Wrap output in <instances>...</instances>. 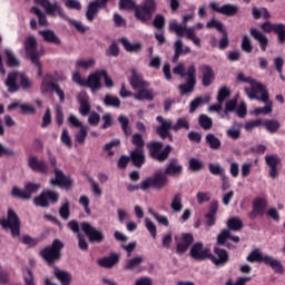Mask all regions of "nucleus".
<instances>
[{
  "instance_id": "obj_62",
  "label": "nucleus",
  "mask_w": 285,
  "mask_h": 285,
  "mask_svg": "<svg viewBox=\"0 0 285 285\" xmlns=\"http://www.w3.org/2000/svg\"><path fill=\"white\" fill-rule=\"evenodd\" d=\"M228 97H230V90L226 87H222L217 95L218 104H224V101H226V99H228Z\"/></svg>"
},
{
  "instance_id": "obj_33",
  "label": "nucleus",
  "mask_w": 285,
  "mask_h": 285,
  "mask_svg": "<svg viewBox=\"0 0 285 285\" xmlns=\"http://www.w3.org/2000/svg\"><path fill=\"white\" fill-rule=\"evenodd\" d=\"M137 90L138 92L134 96V99H137L138 101H144L145 99L147 101H153V99H155V94H153V89L145 87Z\"/></svg>"
},
{
  "instance_id": "obj_38",
  "label": "nucleus",
  "mask_w": 285,
  "mask_h": 285,
  "mask_svg": "<svg viewBox=\"0 0 285 285\" xmlns=\"http://www.w3.org/2000/svg\"><path fill=\"white\" fill-rule=\"evenodd\" d=\"M97 66V60L95 58L79 59L76 61V68L81 70H92Z\"/></svg>"
},
{
  "instance_id": "obj_13",
  "label": "nucleus",
  "mask_w": 285,
  "mask_h": 285,
  "mask_svg": "<svg viewBox=\"0 0 285 285\" xmlns=\"http://www.w3.org/2000/svg\"><path fill=\"white\" fill-rule=\"evenodd\" d=\"M36 206L41 208H48L49 204H57L59 202V194L53 190H45L38 197L33 199Z\"/></svg>"
},
{
  "instance_id": "obj_7",
  "label": "nucleus",
  "mask_w": 285,
  "mask_h": 285,
  "mask_svg": "<svg viewBox=\"0 0 285 285\" xmlns=\"http://www.w3.org/2000/svg\"><path fill=\"white\" fill-rule=\"evenodd\" d=\"M24 50L30 57L31 62L35 63L38 69V75L41 76V61H39V57L43 55V51H37V38L29 36L24 41Z\"/></svg>"
},
{
  "instance_id": "obj_17",
  "label": "nucleus",
  "mask_w": 285,
  "mask_h": 285,
  "mask_svg": "<svg viewBox=\"0 0 285 285\" xmlns=\"http://www.w3.org/2000/svg\"><path fill=\"white\" fill-rule=\"evenodd\" d=\"M265 164L269 168L271 179H277L279 177V164H282V159H279V156L277 155L265 156Z\"/></svg>"
},
{
  "instance_id": "obj_31",
  "label": "nucleus",
  "mask_w": 285,
  "mask_h": 285,
  "mask_svg": "<svg viewBox=\"0 0 285 285\" xmlns=\"http://www.w3.org/2000/svg\"><path fill=\"white\" fill-rule=\"evenodd\" d=\"M78 101L80 104L79 112L82 115V117H86L88 112H90V102L88 101V94L87 92H80L78 95Z\"/></svg>"
},
{
  "instance_id": "obj_54",
  "label": "nucleus",
  "mask_w": 285,
  "mask_h": 285,
  "mask_svg": "<svg viewBox=\"0 0 285 285\" xmlns=\"http://www.w3.org/2000/svg\"><path fill=\"white\" fill-rule=\"evenodd\" d=\"M198 121L204 130H210L213 128V119L207 115H200Z\"/></svg>"
},
{
  "instance_id": "obj_26",
  "label": "nucleus",
  "mask_w": 285,
  "mask_h": 285,
  "mask_svg": "<svg viewBox=\"0 0 285 285\" xmlns=\"http://www.w3.org/2000/svg\"><path fill=\"white\" fill-rule=\"evenodd\" d=\"M174 57L171 59L173 63H177L179 61V57L181 55H188L190 52V47H184V41L177 40L174 43Z\"/></svg>"
},
{
  "instance_id": "obj_37",
  "label": "nucleus",
  "mask_w": 285,
  "mask_h": 285,
  "mask_svg": "<svg viewBox=\"0 0 285 285\" xmlns=\"http://www.w3.org/2000/svg\"><path fill=\"white\" fill-rule=\"evenodd\" d=\"M53 275L61 282L62 285H70V282H72V276L67 271H61L58 267L53 268Z\"/></svg>"
},
{
  "instance_id": "obj_39",
  "label": "nucleus",
  "mask_w": 285,
  "mask_h": 285,
  "mask_svg": "<svg viewBox=\"0 0 285 285\" xmlns=\"http://www.w3.org/2000/svg\"><path fill=\"white\" fill-rule=\"evenodd\" d=\"M184 199V196H181V194H176L170 203V208L173 210V213H181V210H184V204L181 203Z\"/></svg>"
},
{
  "instance_id": "obj_32",
  "label": "nucleus",
  "mask_w": 285,
  "mask_h": 285,
  "mask_svg": "<svg viewBox=\"0 0 285 285\" xmlns=\"http://www.w3.org/2000/svg\"><path fill=\"white\" fill-rule=\"evenodd\" d=\"M266 199L258 198L254 200V207L253 212L249 214V217L255 218L256 215H264V212L266 210Z\"/></svg>"
},
{
  "instance_id": "obj_14",
  "label": "nucleus",
  "mask_w": 285,
  "mask_h": 285,
  "mask_svg": "<svg viewBox=\"0 0 285 285\" xmlns=\"http://www.w3.org/2000/svg\"><path fill=\"white\" fill-rule=\"evenodd\" d=\"M189 255L191 259L204 262V259H208L210 257V248L205 247L204 243H195L190 248Z\"/></svg>"
},
{
  "instance_id": "obj_42",
  "label": "nucleus",
  "mask_w": 285,
  "mask_h": 285,
  "mask_svg": "<svg viewBox=\"0 0 285 285\" xmlns=\"http://www.w3.org/2000/svg\"><path fill=\"white\" fill-rule=\"evenodd\" d=\"M226 239H232L235 244H239V236H232L228 229H224L217 237V242L220 245L226 244Z\"/></svg>"
},
{
  "instance_id": "obj_28",
  "label": "nucleus",
  "mask_w": 285,
  "mask_h": 285,
  "mask_svg": "<svg viewBox=\"0 0 285 285\" xmlns=\"http://www.w3.org/2000/svg\"><path fill=\"white\" fill-rule=\"evenodd\" d=\"M100 8H102V7L99 6V1L89 2L88 7H87V11H86L87 21L92 23L95 21V18L97 17V14H99Z\"/></svg>"
},
{
  "instance_id": "obj_57",
  "label": "nucleus",
  "mask_w": 285,
  "mask_h": 285,
  "mask_svg": "<svg viewBox=\"0 0 285 285\" xmlns=\"http://www.w3.org/2000/svg\"><path fill=\"white\" fill-rule=\"evenodd\" d=\"M148 213H150V215L154 217V219H156V222H158V224H161L163 226L169 225L168 217H166L161 214H157L155 210H153L150 208L148 209Z\"/></svg>"
},
{
  "instance_id": "obj_61",
  "label": "nucleus",
  "mask_w": 285,
  "mask_h": 285,
  "mask_svg": "<svg viewBox=\"0 0 285 285\" xmlns=\"http://www.w3.org/2000/svg\"><path fill=\"white\" fill-rule=\"evenodd\" d=\"M88 137V127H80L79 131L75 135V139L78 144H83Z\"/></svg>"
},
{
  "instance_id": "obj_23",
  "label": "nucleus",
  "mask_w": 285,
  "mask_h": 285,
  "mask_svg": "<svg viewBox=\"0 0 285 285\" xmlns=\"http://www.w3.org/2000/svg\"><path fill=\"white\" fill-rule=\"evenodd\" d=\"M129 83L134 90H139L141 88H148L150 83L146 80H144V76L141 73L137 72V70H131V77L129 79Z\"/></svg>"
},
{
  "instance_id": "obj_34",
  "label": "nucleus",
  "mask_w": 285,
  "mask_h": 285,
  "mask_svg": "<svg viewBox=\"0 0 285 285\" xmlns=\"http://www.w3.org/2000/svg\"><path fill=\"white\" fill-rule=\"evenodd\" d=\"M144 255H136L135 257L127 259L124 266L125 271H135L139 268V266L144 264Z\"/></svg>"
},
{
  "instance_id": "obj_8",
  "label": "nucleus",
  "mask_w": 285,
  "mask_h": 285,
  "mask_svg": "<svg viewBox=\"0 0 285 285\" xmlns=\"http://www.w3.org/2000/svg\"><path fill=\"white\" fill-rule=\"evenodd\" d=\"M168 186V176L164 173H156L153 177H149L140 183V190H148V188H166Z\"/></svg>"
},
{
  "instance_id": "obj_35",
  "label": "nucleus",
  "mask_w": 285,
  "mask_h": 285,
  "mask_svg": "<svg viewBox=\"0 0 285 285\" xmlns=\"http://www.w3.org/2000/svg\"><path fill=\"white\" fill-rule=\"evenodd\" d=\"M39 36L45 39L48 43H55V46H61V39L57 37L52 30L39 31Z\"/></svg>"
},
{
  "instance_id": "obj_5",
  "label": "nucleus",
  "mask_w": 285,
  "mask_h": 285,
  "mask_svg": "<svg viewBox=\"0 0 285 285\" xmlns=\"http://www.w3.org/2000/svg\"><path fill=\"white\" fill-rule=\"evenodd\" d=\"M0 226L2 228H10L12 237L21 236V220L12 209H8L7 218H0Z\"/></svg>"
},
{
  "instance_id": "obj_12",
  "label": "nucleus",
  "mask_w": 285,
  "mask_h": 285,
  "mask_svg": "<svg viewBox=\"0 0 285 285\" xmlns=\"http://www.w3.org/2000/svg\"><path fill=\"white\" fill-rule=\"evenodd\" d=\"M61 248H63V243H61L59 239H55L51 246L46 247L41 252V256L43 259H46V262H48V264H52V262H57V259H59L61 255L59 250Z\"/></svg>"
},
{
  "instance_id": "obj_6",
  "label": "nucleus",
  "mask_w": 285,
  "mask_h": 285,
  "mask_svg": "<svg viewBox=\"0 0 285 285\" xmlns=\"http://www.w3.org/2000/svg\"><path fill=\"white\" fill-rule=\"evenodd\" d=\"M245 92L248 99H256L257 101L268 102V89L262 82L254 80L250 88L245 87Z\"/></svg>"
},
{
  "instance_id": "obj_27",
  "label": "nucleus",
  "mask_w": 285,
  "mask_h": 285,
  "mask_svg": "<svg viewBox=\"0 0 285 285\" xmlns=\"http://www.w3.org/2000/svg\"><path fill=\"white\" fill-rule=\"evenodd\" d=\"M130 157L136 168H141V166L146 164V155L144 154V149L141 148H136L135 150H132Z\"/></svg>"
},
{
  "instance_id": "obj_18",
  "label": "nucleus",
  "mask_w": 285,
  "mask_h": 285,
  "mask_svg": "<svg viewBox=\"0 0 285 285\" xmlns=\"http://www.w3.org/2000/svg\"><path fill=\"white\" fill-rule=\"evenodd\" d=\"M35 3H39L43 7L47 14H50V17H56V14H59V17H65L63 9H61V6L59 3L50 2V0H33Z\"/></svg>"
},
{
  "instance_id": "obj_25",
  "label": "nucleus",
  "mask_w": 285,
  "mask_h": 285,
  "mask_svg": "<svg viewBox=\"0 0 285 285\" xmlns=\"http://www.w3.org/2000/svg\"><path fill=\"white\" fill-rule=\"evenodd\" d=\"M28 166L36 173H48V165L46 164V160L38 159L36 156L29 157Z\"/></svg>"
},
{
  "instance_id": "obj_10",
  "label": "nucleus",
  "mask_w": 285,
  "mask_h": 285,
  "mask_svg": "<svg viewBox=\"0 0 285 285\" xmlns=\"http://www.w3.org/2000/svg\"><path fill=\"white\" fill-rule=\"evenodd\" d=\"M155 10H157L155 0H145L142 7H136V18L139 19V21H142V23H146V21H150L153 18V12H155Z\"/></svg>"
},
{
  "instance_id": "obj_45",
  "label": "nucleus",
  "mask_w": 285,
  "mask_h": 285,
  "mask_svg": "<svg viewBox=\"0 0 285 285\" xmlns=\"http://www.w3.org/2000/svg\"><path fill=\"white\" fill-rule=\"evenodd\" d=\"M237 12H239V8L237 7V4L227 3L223 4L220 14H225L226 17H235Z\"/></svg>"
},
{
  "instance_id": "obj_1",
  "label": "nucleus",
  "mask_w": 285,
  "mask_h": 285,
  "mask_svg": "<svg viewBox=\"0 0 285 285\" xmlns=\"http://www.w3.org/2000/svg\"><path fill=\"white\" fill-rule=\"evenodd\" d=\"M173 72L183 79H187L186 83L179 85L180 95H190L195 90V83H197V67L195 63L191 62L186 70V63L179 62L174 67Z\"/></svg>"
},
{
  "instance_id": "obj_40",
  "label": "nucleus",
  "mask_w": 285,
  "mask_h": 285,
  "mask_svg": "<svg viewBox=\"0 0 285 285\" xmlns=\"http://www.w3.org/2000/svg\"><path fill=\"white\" fill-rule=\"evenodd\" d=\"M55 86H57V83L52 82V77L50 75H47L43 77L40 90L42 95H48L50 90L55 89Z\"/></svg>"
},
{
  "instance_id": "obj_47",
  "label": "nucleus",
  "mask_w": 285,
  "mask_h": 285,
  "mask_svg": "<svg viewBox=\"0 0 285 285\" xmlns=\"http://www.w3.org/2000/svg\"><path fill=\"white\" fill-rule=\"evenodd\" d=\"M30 12H32V14H36V17H38V22L39 26H48V19H46V13H43V11H41L39 8L37 7H32L30 9Z\"/></svg>"
},
{
  "instance_id": "obj_64",
  "label": "nucleus",
  "mask_w": 285,
  "mask_h": 285,
  "mask_svg": "<svg viewBox=\"0 0 285 285\" xmlns=\"http://www.w3.org/2000/svg\"><path fill=\"white\" fill-rule=\"evenodd\" d=\"M60 139L61 142L67 146V148H72V138L70 137L68 129L62 130Z\"/></svg>"
},
{
  "instance_id": "obj_52",
  "label": "nucleus",
  "mask_w": 285,
  "mask_h": 285,
  "mask_svg": "<svg viewBox=\"0 0 285 285\" xmlns=\"http://www.w3.org/2000/svg\"><path fill=\"white\" fill-rule=\"evenodd\" d=\"M105 106H112L114 108H119L121 106V100L117 96L106 95L104 99Z\"/></svg>"
},
{
  "instance_id": "obj_49",
  "label": "nucleus",
  "mask_w": 285,
  "mask_h": 285,
  "mask_svg": "<svg viewBox=\"0 0 285 285\" xmlns=\"http://www.w3.org/2000/svg\"><path fill=\"white\" fill-rule=\"evenodd\" d=\"M227 226L230 230H242L244 228V223L239 217H232L227 220Z\"/></svg>"
},
{
  "instance_id": "obj_46",
  "label": "nucleus",
  "mask_w": 285,
  "mask_h": 285,
  "mask_svg": "<svg viewBox=\"0 0 285 285\" xmlns=\"http://www.w3.org/2000/svg\"><path fill=\"white\" fill-rule=\"evenodd\" d=\"M205 139L212 150H219L222 148V141L215 135L208 134Z\"/></svg>"
},
{
  "instance_id": "obj_29",
  "label": "nucleus",
  "mask_w": 285,
  "mask_h": 285,
  "mask_svg": "<svg viewBox=\"0 0 285 285\" xmlns=\"http://www.w3.org/2000/svg\"><path fill=\"white\" fill-rule=\"evenodd\" d=\"M249 32L253 39H255V41H258V43L261 45L262 51L266 52V48H268V38L264 36L262 31L255 28H252Z\"/></svg>"
},
{
  "instance_id": "obj_3",
  "label": "nucleus",
  "mask_w": 285,
  "mask_h": 285,
  "mask_svg": "<svg viewBox=\"0 0 285 285\" xmlns=\"http://www.w3.org/2000/svg\"><path fill=\"white\" fill-rule=\"evenodd\" d=\"M4 86H7L8 92H17L19 88L30 90L32 88V80L22 72L13 71L8 73Z\"/></svg>"
},
{
  "instance_id": "obj_60",
  "label": "nucleus",
  "mask_w": 285,
  "mask_h": 285,
  "mask_svg": "<svg viewBox=\"0 0 285 285\" xmlns=\"http://www.w3.org/2000/svg\"><path fill=\"white\" fill-rule=\"evenodd\" d=\"M208 168H209V173H212V175H219V177H223L224 175H226L224 168L219 164L210 163L208 165Z\"/></svg>"
},
{
  "instance_id": "obj_44",
  "label": "nucleus",
  "mask_w": 285,
  "mask_h": 285,
  "mask_svg": "<svg viewBox=\"0 0 285 285\" xmlns=\"http://www.w3.org/2000/svg\"><path fill=\"white\" fill-rule=\"evenodd\" d=\"M173 130L174 132H178V130H190V121L186 117H180L174 124Z\"/></svg>"
},
{
  "instance_id": "obj_53",
  "label": "nucleus",
  "mask_w": 285,
  "mask_h": 285,
  "mask_svg": "<svg viewBox=\"0 0 285 285\" xmlns=\"http://www.w3.org/2000/svg\"><path fill=\"white\" fill-rule=\"evenodd\" d=\"M88 181L91 186V191L94 193L95 197H101V195H104V190H101L99 183H97V180H95L92 177H89Z\"/></svg>"
},
{
  "instance_id": "obj_55",
  "label": "nucleus",
  "mask_w": 285,
  "mask_h": 285,
  "mask_svg": "<svg viewBox=\"0 0 285 285\" xmlns=\"http://www.w3.org/2000/svg\"><path fill=\"white\" fill-rule=\"evenodd\" d=\"M119 124L121 125V128L125 132V135L128 137L130 135H132V130L130 129V127L128 126V124H130V121L128 120V117L126 116H119L118 118Z\"/></svg>"
},
{
  "instance_id": "obj_20",
  "label": "nucleus",
  "mask_w": 285,
  "mask_h": 285,
  "mask_svg": "<svg viewBox=\"0 0 285 285\" xmlns=\"http://www.w3.org/2000/svg\"><path fill=\"white\" fill-rule=\"evenodd\" d=\"M52 186H59L60 188H70L72 180L63 175V171L55 167V179L50 180Z\"/></svg>"
},
{
  "instance_id": "obj_43",
  "label": "nucleus",
  "mask_w": 285,
  "mask_h": 285,
  "mask_svg": "<svg viewBox=\"0 0 285 285\" xmlns=\"http://www.w3.org/2000/svg\"><path fill=\"white\" fill-rule=\"evenodd\" d=\"M4 55L7 56V65L10 68H17L20 66L19 58H17L12 49H6Z\"/></svg>"
},
{
  "instance_id": "obj_22",
  "label": "nucleus",
  "mask_w": 285,
  "mask_h": 285,
  "mask_svg": "<svg viewBox=\"0 0 285 285\" xmlns=\"http://www.w3.org/2000/svg\"><path fill=\"white\" fill-rule=\"evenodd\" d=\"M176 253H178V255H184L194 242L193 234H183L180 239L176 237Z\"/></svg>"
},
{
  "instance_id": "obj_15",
  "label": "nucleus",
  "mask_w": 285,
  "mask_h": 285,
  "mask_svg": "<svg viewBox=\"0 0 285 285\" xmlns=\"http://www.w3.org/2000/svg\"><path fill=\"white\" fill-rule=\"evenodd\" d=\"M81 230L87 235L89 242H97L100 244V242H104V232L98 230L94 226H91L90 223L83 222L80 224Z\"/></svg>"
},
{
  "instance_id": "obj_56",
  "label": "nucleus",
  "mask_w": 285,
  "mask_h": 285,
  "mask_svg": "<svg viewBox=\"0 0 285 285\" xmlns=\"http://www.w3.org/2000/svg\"><path fill=\"white\" fill-rule=\"evenodd\" d=\"M264 126L268 132H277L281 124L276 119L264 121Z\"/></svg>"
},
{
  "instance_id": "obj_11",
  "label": "nucleus",
  "mask_w": 285,
  "mask_h": 285,
  "mask_svg": "<svg viewBox=\"0 0 285 285\" xmlns=\"http://www.w3.org/2000/svg\"><path fill=\"white\" fill-rule=\"evenodd\" d=\"M147 148L149 149L150 157H153V159H156L157 161H166V159H168V155H170V151L173 150V147L170 145H167L164 148V144L161 142L148 144ZM161 148H164V150L159 153Z\"/></svg>"
},
{
  "instance_id": "obj_30",
  "label": "nucleus",
  "mask_w": 285,
  "mask_h": 285,
  "mask_svg": "<svg viewBox=\"0 0 285 285\" xmlns=\"http://www.w3.org/2000/svg\"><path fill=\"white\" fill-rule=\"evenodd\" d=\"M119 254H110L98 261L99 266L102 268H112L116 264H119Z\"/></svg>"
},
{
  "instance_id": "obj_41",
  "label": "nucleus",
  "mask_w": 285,
  "mask_h": 285,
  "mask_svg": "<svg viewBox=\"0 0 285 285\" xmlns=\"http://www.w3.org/2000/svg\"><path fill=\"white\" fill-rule=\"evenodd\" d=\"M120 41L127 52H139L142 48L141 42L131 43L128 38H121Z\"/></svg>"
},
{
  "instance_id": "obj_36",
  "label": "nucleus",
  "mask_w": 285,
  "mask_h": 285,
  "mask_svg": "<svg viewBox=\"0 0 285 285\" xmlns=\"http://www.w3.org/2000/svg\"><path fill=\"white\" fill-rule=\"evenodd\" d=\"M181 170L183 167L181 164H179V160L173 158L165 169V175H179L181 174Z\"/></svg>"
},
{
  "instance_id": "obj_21",
  "label": "nucleus",
  "mask_w": 285,
  "mask_h": 285,
  "mask_svg": "<svg viewBox=\"0 0 285 285\" xmlns=\"http://www.w3.org/2000/svg\"><path fill=\"white\" fill-rule=\"evenodd\" d=\"M199 73L202 75V83L205 86V88H208L215 81V71L213 70V67L208 65H202L198 68Z\"/></svg>"
},
{
  "instance_id": "obj_58",
  "label": "nucleus",
  "mask_w": 285,
  "mask_h": 285,
  "mask_svg": "<svg viewBox=\"0 0 285 285\" xmlns=\"http://www.w3.org/2000/svg\"><path fill=\"white\" fill-rule=\"evenodd\" d=\"M189 168L194 173H199V170L204 168V161L199 160L198 158H190Z\"/></svg>"
},
{
  "instance_id": "obj_19",
  "label": "nucleus",
  "mask_w": 285,
  "mask_h": 285,
  "mask_svg": "<svg viewBox=\"0 0 285 285\" xmlns=\"http://www.w3.org/2000/svg\"><path fill=\"white\" fill-rule=\"evenodd\" d=\"M156 121H158L159 126L156 131L158 132L161 139H166L168 137V132L175 128L171 119L164 118L163 116H157Z\"/></svg>"
},
{
  "instance_id": "obj_2",
  "label": "nucleus",
  "mask_w": 285,
  "mask_h": 285,
  "mask_svg": "<svg viewBox=\"0 0 285 285\" xmlns=\"http://www.w3.org/2000/svg\"><path fill=\"white\" fill-rule=\"evenodd\" d=\"M193 19H195V14L191 13L183 17V24H179L176 21H171L169 23V30L175 32L178 37H184L185 35L189 41H193L194 46L199 48L202 46V39L195 33V28H189L187 26L188 21Z\"/></svg>"
},
{
  "instance_id": "obj_24",
  "label": "nucleus",
  "mask_w": 285,
  "mask_h": 285,
  "mask_svg": "<svg viewBox=\"0 0 285 285\" xmlns=\"http://www.w3.org/2000/svg\"><path fill=\"white\" fill-rule=\"evenodd\" d=\"M101 75H106V70L96 71L89 75L88 79L86 80V86L91 88L92 91L99 90L101 88Z\"/></svg>"
},
{
  "instance_id": "obj_50",
  "label": "nucleus",
  "mask_w": 285,
  "mask_h": 285,
  "mask_svg": "<svg viewBox=\"0 0 285 285\" xmlns=\"http://www.w3.org/2000/svg\"><path fill=\"white\" fill-rule=\"evenodd\" d=\"M273 112V101L267 99V102H265V107H259L254 109V115H271Z\"/></svg>"
},
{
  "instance_id": "obj_4",
  "label": "nucleus",
  "mask_w": 285,
  "mask_h": 285,
  "mask_svg": "<svg viewBox=\"0 0 285 285\" xmlns=\"http://www.w3.org/2000/svg\"><path fill=\"white\" fill-rule=\"evenodd\" d=\"M247 262L255 263V262H263L266 266H271V268L278 273V275L284 274V266L282 262L277 261L273 256L268 254H263L259 249H254L248 256Z\"/></svg>"
},
{
  "instance_id": "obj_16",
  "label": "nucleus",
  "mask_w": 285,
  "mask_h": 285,
  "mask_svg": "<svg viewBox=\"0 0 285 285\" xmlns=\"http://www.w3.org/2000/svg\"><path fill=\"white\" fill-rule=\"evenodd\" d=\"M209 259L213 262L214 266L222 268L228 264L230 257L228 256V252H226V249L215 247L214 255L210 254Z\"/></svg>"
},
{
  "instance_id": "obj_9",
  "label": "nucleus",
  "mask_w": 285,
  "mask_h": 285,
  "mask_svg": "<svg viewBox=\"0 0 285 285\" xmlns=\"http://www.w3.org/2000/svg\"><path fill=\"white\" fill-rule=\"evenodd\" d=\"M39 190H41V184L29 181L24 184L23 189H20L19 187H13L11 190V195L12 197H17L18 199L28 200L32 198V195L39 193Z\"/></svg>"
},
{
  "instance_id": "obj_48",
  "label": "nucleus",
  "mask_w": 285,
  "mask_h": 285,
  "mask_svg": "<svg viewBox=\"0 0 285 285\" xmlns=\"http://www.w3.org/2000/svg\"><path fill=\"white\" fill-rule=\"evenodd\" d=\"M226 132L230 139H239V137H242V125L234 124V126L227 129Z\"/></svg>"
},
{
  "instance_id": "obj_63",
  "label": "nucleus",
  "mask_w": 285,
  "mask_h": 285,
  "mask_svg": "<svg viewBox=\"0 0 285 285\" xmlns=\"http://www.w3.org/2000/svg\"><path fill=\"white\" fill-rule=\"evenodd\" d=\"M145 226L147 228V230L150 233L151 237H154V239H157V225H155L150 218H145Z\"/></svg>"
},
{
  "instance_id": "obj_51",
  "label": "nucleus",
  "mask_w": 285,
  "mask_h": 285,
  "mask_svg": "<svg viewBox=\"0 0 285 285\" xmlns=\"http://www.w3.org/2000/svg\"><path fill=\"white\" fill-rule=\"evenodd\" d=\"M274 35H277L278 43L284 45V42H285V24L284 23L275 24Z\"/></svg>"
},
{
  "instance_id": "obj_59",
  "label": "nucleus",
  "mask_w": 285,
  "mask_h": 285,
  "mask_svg": "<svg viewBox=\"0 0 285 285\" xmlns=\"http://www.w3.org/2000/svg\"><path fill=\"white\" fill-rule=\"evenodd\" d=\"M23 283L24 285H37V283H35V274L32 273V269L27 268L23 272Z\"/></svg>"
}]
</instances>
